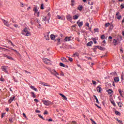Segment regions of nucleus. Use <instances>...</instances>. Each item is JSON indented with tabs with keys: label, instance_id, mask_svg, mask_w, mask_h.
<instances>
[{
	"label": "nucleus",
	"instance_id": "19",
	"mask_svg": "<svg viewBox=\"0 0 124 124\" xmlns=\"http://www.w3.org/2000/svg\"><path fill=\"white\" fill-rule=\"evenodd\" d=\"M50 38L52 40H55V38H56V36H55L54 34H51L50 35Z\"/></svg>",
	"mask_w": 124,
	"mask_h": 124
},
{
	"label": "nucleus",
	"instance_id": "46",
	"mask_svg": "<svg viewBox=\"0 0 124 124\" xmlns=\"http://www.w3.org/2000/svg\"><path fill=\"white\" fill-rule=\"evenodd\" d=\"M68 61L70 62H72L73 61V59L72 58L69 57Z\"/></svg>",
	"mask_w": 124,
	"mask_h": 124
},
{
	"label": "nucleus",
	"instance_id": "61",
	"mask_svg": "<svg viewBox=\"0 0 124 124\" xmlns=\"http://www.w3.org/2000/svg\"><path fill=\"white\" fill-rule=\"evenodd\" d=\"M48 122H53V119H49L48 120Z\"/></svg>",
	"mask_w": 124,
	"mask_h": 124
},
{
	"label": "nucleus",
	"instance_id": "6",
	"mask_svg": "<svg viewBox=\"0 0 124 124\" xmlns=\"http://www.w3.org/2000/svg\"><path fill=\"white\" fill-rule=\"evenodd\" d=\"M43 62H45V63H50V60L47 59V58H44L43 60Z\"/></svg>",
	"mask_w": 124,
	"mask_h": 124
},
{
	"label": "nucleus",
	"instance_id": "53",
	"mask_svg": "<svg viewBox=\"0 0 124 124\" xmlns=\"http://www.w3.org/2000/svg\"><path fill=\"white\" fill-rule=\"evenodd\" d=\"M41 9H44V7H43V4H41Z\"/></svg>",
	"mask_w": 124,
	"mask_h": 124
},
{
	"label": "nucleus",
	"instance_id": "41",
	"mask_svg": "<svg viewBox=\"0 0 124 124\" xmlns=\"http://www.w3.org/2000/svg\"><path fill=\"white\" fill-rule=\"evenodd\" d=\"M105 38V36L104 35H102L101 36V39H104Z\"/></svg>",
	"mask_w": 124,
	"mask_h": 124
},
{
	"label": "nucleus",
	"instance_id": "31",
	"mask_svg": "<svg viewBox=\"0 0 124 124\" xmlns=\"http://www.w3.org/2000/svg\"><path fill=\"white\" fill-rule=\"evenodd\" d=\"M117 42H118V41H117V40H116L115 39H114V40H113V43H114V45H115V46L117 45Z\"/></svg>",
	"mask_w": 124,
	"mask_h": 124
},
{
	"label": "nucleus",
	"instance_id": "42",
	"mask_svg": "<svg viewBox=\"0 0 124 124\" xmlns=\"http://www.w3.org/2000/svg\"><path fill=\"white\" fill-rule=\"evenodd\" d=\"M122 18V16L120 15L117 16V19L120 20Z\"/></svg>",
	"mask_w": 124,
	"mask_h": 124
},
{
	"label": "nucleus",
	"instance_id": "10",
	"mask_svg": "<svg viewBox=\"0 0 124 124\" xmlns=\"http://www.w3.org/2000/svg\"><path fill=\"white\" fill-rule=\"evenodd\" d=\"M1 69L2 71H4V72H7V70L6 66H2Z\"/></svg>",
	"mask_w": 124,
	"mask_h": 124
},
{
	"label": "nucleus",
	"instance_id": "14",
	"mask_svg": "<svg viewBox=\"0 0 124 124\" xmlns=\"http://www.w3.org/2000/svg\"><path fill=\"white\" fill-rule=\"evenodd\" d=\"M40 84L41 85H42L43 86H46V87H48L49 85L48 84H47V83L44 82H40Z\"/></svg>",
	"mask_w": 124,
	"mask_h": 124
},
{
	"label": "nucleus",
	"instance_id": "57",
	"mask_svg": "<svg viewBox=\"0 0 124 124\" xmlns=\"http://www.w3.org/2000/svg\"><path fill=\"white\" fill-rule=\"evenodd\" d=\"M5 115V113H2V114H1V118H3V117H4Z\"/></svg>",
	"mask_w": 124,
	"mask_h": 124
},
{
	"label": "nucleus",
	"instance_id": "55",
	"mask_svg": "<svg viewBox=\"0 0 124 124\" xmlns=\"http://www.w3.org/2000/svg\"><path fill=\"white\" fill-rule=\"evenodd\" d=\"M60 75H61V76H64V74H63V72H62Z\"/></svg>",
	"mask_w": 124,
	"mask_h": 124
},
{
	"label": "nucleus",
	"instance_id": "23",
	"mask_svg": "<svg viewBox=\"0 0 124 124\" xmlns=\"http://www.w3.org/2000/svg\"><path fill=\"white\" fill-rule=\"evenodd\" d=\"M73 18L74 20H77L79 18V16L75 15L73 16Z\"/></svg>",
	"mask_w": 124,
	"mask_h": 124
},
{
	"label": "nucleus",
	"instance_id": "24",
	"mask_svg": "<svg viewBox=\"0 0 124 124\" xmlns=\"http://www.w3.org/2000/svg\"><path fill=\"white\" fill-rule=\"evenodd\" d=\"M33 11H34L35 13H37V12L38 11L37 8H36V7H34L33 9Z\"/></svg>",
	"mask_w": 124,
	"mask_h": 124
},
{
	"label": "nucleus",
	"instance_id": "45",
	"mask_svg": "<svg viewBox=\"0 0 124 124\" xmlns=\"http://www.w3.org/2000/svg\"><path fill=\"white\" fill-rule=\"evenodd\" d=\"M66 47H67V46H66V45H63V48H64V49H66Z\"/></svg>",
	"mask_w": 124,
	"mask_h": 124
},
{
	"label": "nucleus",
	"instance_id": "28",
	"mask_svg": "<svg viewBox=\"0 0 124 124\" xmlns=\"http://www.w3.org/2000/svg\"><path fill=\"white\" fill-rule=\"evenodd\" d=\"M111 103L113 105V106H116V104L115 103V101L114 100H110Z\"/></svg>",
	"mask_w": 124,
	"mask_h": 124
},
{
	"label": "nucleus",
	"instance_id": "59",
	"mask_svg": "<svg viewBox=\"0 0 124 124\" xmlns=\"http://www.w3.org/2000/svg\"><path fill=\"white\" fill-rule=\"evenodd\" d=\"M72 124H76L77 122H76V121H72Z\"/></svg>",
	"mask_w": 124,
	"mask_h": 124
},
{
	"label": "nucleus",
	"instance_id": "62",
	"mask_svg": "<svg viewBox=\"0 0 124 124\" xmlns=\"http://www.w3.org/2000/svg\"><path fill=\"white\" fill-rule=\"evenodd\" d=\"M118 123H119L120 124H123L122 121L121 120L119 121Z\"/></svg>",
	"mask_w": 124,
	"mask_h": 124
},
{
	"label": "nucleus",
	"instance_id": "33",
	"mask_svg": "<svg viewBox=\"0 0 124 124\" xmlns=\"http://www.w3.org/2000/svg\"><path fill=\"white\" fill-rule=\"evenodd\" d=\"M60 66H62V67H65V65H64V64H63V63L61 62L60 63Z\"/></svg>",
	"mask_w": 124,
	"mask_h": 124
},
{
	"label": "nucleus",
	"instance_id": "47",
	"mask_svg": "<svg viewBox=\"0 0 124 124\" xmlns=\"http://www.w3.org/2000/svg\"><path fill=\"white\" fill-rule=\"evenodd\" d=\"M48 114V111L47 110H45L44 115H47Z\"/></svg>",
	"mask_w": 124,
	"mask_h": 124
},
{
	"label": "nucleus",
	"instance_id": "58",
	"mask_svg": "<svg viewBox=\"0 0 124 124\" xmlns=\"http://www.w3.org/2000/svg\"><path fill=\"white\" fill-rule=\"evenodd\" d=\"M14 27H15V28H18V25L15 24V25H14Z\"/></svg>",
	"mask_w": 124,
	"mask_h": 124
},
{
	"label": "nucleus",
	"instance_id": "4",
	"mask_svg": "<svg viewBox=\"0 0 124 124\" xmlns=\"http://www.w3.org/2000/svg\"><path fill=\"white\" fill-rule=\"evenodd\" d=\"M4 25L6 26V27H9L10 26V24H9V23L8 22V21L5 20V19H1Z\"/></svg>",
	"mask_w": 124,
	"mask_h": 124
},
{
	"label": "nucleus",
	"instance_id": "12",
	"mask_svg": "<svg viewBox=\"0 0 124 124\" xmlns=\"http://www.w3.org/2000/svg\"><path fill=\"white\" fill-rule=\"evenodd\" d=\"M61 60L62 61V62H68V61L66 60V59L64 57L62 58H61Z\"/></svg>",
	"mask_w": 124,
	"mask_h": 124
},
{
	"label": "nucleus",
	"instance_id": "1",
	"mask_svg": "<svg viewBox=\"0 0 124 124\" xmlns=\"http://www.w3.org/2000/svg\"><path fill=\"white\" fill-rule=\"evenodd\" d=\"M24 32H25V36H31V32L29 31H28V28H25L24 29Z\"/></svg>",
	"mask_w": 124,
	"mask_h": 124
},
{
	"label": "nucleus",
	"instance_id": "25",
	"mask_svg": "<svg viewBox=\"0 0 124 124\" xmlns=\"http://www.w3.org/2000/svg\"><path fill=\"white\" fill-rule=\"evenodd\" d=\"M93 96L96 100V103H98V104H99V102L98 101V99H97V97H96V96L94 95Z\"/></svg>",
	"mask_w": 124,
	"mask_h": 124
},
{
	"label": "nucleus",
	"instance_id": "37",
	"mask_svg": "<svg viewBox=\"0 0 124 124\" xmlns=\"http://www.w3.org/2000/svg\"><path fill=\"white\" fill-rule=\"evenodd\" d=\"M105 27H109V26H110V23H106L105 24Z\"/></svg>",
	"mask_w": 124,
	"mask_h": 124
},
{
	"label": "nucleus",
	"instance_id": "8",
	"mask_svg": "<svg viewBox=\"0 0 124 124\" xmlns=\"http://www.w3.org/2000/svg\"><path fill=\"white\" fill-rule=\"evenodd\" d=\"M15 97H16L15 96L11 97L10 99H9V100H8V102H9V104H10V103H11V102H12V101H13V100H14V99H15Z\"/></svg>",
	"mask_w": 124,
	"mask_h": 124
},
{
	"label": "nucleus",
	"instance_id": "50",
	"mask_svg": "<svg viewBox=\"0 0 124 124\" xmlns=\"http://www.w3.org/2000/svg\"><path fill=\"white\" fill-rule=\"evenodd\" d=\"M95 106H96L98 108H99V109H101V107H100V106H99L97 104H95Z\"/></svg>",
	"mask_w": 124,
	"mask_h": 124
},
{
	"label": "nucleus",
	"instance_id": "48",
	"mask_svg": "<svg viewBox=\"0 0 124 124\" xmlns=\"http://www.w3.org/2000/svg\"><path fill=\"white\" fill-rule=\"evenodd\" d=\"M94 31L95 32H98V29H94Z\"/></svg>",
	"mask_w": 124,
	"mask_h": 124
},
{
	"label": "nucleus",
	"instance_id": "54",
	"mask_svg": "<svg viewBox=\"0 0 124 124\" xmlns=\"http://www.w3.org/2000/svg\"><path fill=\"white\" fill-rule=\"evenodd\" d=\"M23 117H24V118H25V119H27V116L26 115V114H25V113H23Z\"/></svg>",
	"mask_w": 124,
	"mask_h": 124
},
{
	"label": "nucleus",
	"instance_id": "13",
	"mask_svg": "<svg viewBox=\"0 0 124 124\" xmlns=\"http://www.w3.org/2000/svg\"><path fill=\"white\" fill-rule=\"evenodd\" d=\"M70 38H71V37H66L64 39V41L67 42V41H70Z\"/></svg>",
	"mask_w": 124,
	"mask_h": 124
},
{
	"label": "nucleus",
	"instance_id": "7",
	"mask_svg": "<svg viewBox=\"0 0 124 124\" xmlns=\"http://www.w3.org/2000/svg\"><path fill=\"white\" fill-rule=\"evenodd\" d=\"M57 19L59 20H65V17L63 16H60L59 15H57Z\"/></svg>",
	"mask_w": 124,
	"mask_h": 124
},
{
	"label": "nucleus",
	"instance_id": "2",
	"mask_svg": "<svg viewBox=\"0 0 124 124\" xmlns=\"http://www.w3.org/2000/svg\"><path fill=\"white\" fill-rule=\"evenodd\" d=\"M42 102L46 106H49L50 104H52V103L49 100H42Z\"/></svg>",
	"mask_w": 124,
	"mask_h": 124
},
{
	"label": "nucleus",
	"instance_id": "40",
	"mask_svg": "<svg viewBox=\"0 0 124 124\" xmlns=\"http://www.w3.org/2000/svg\"><path fill=\"white\" fill-rule=\"evenodd\" d=\"M120 7L121 8V9H123L124 8V4H122L120 6Z\"/></svg>",
	"mask_w": 124,
	"mask_h": 124
},
{
	"label": "nucleus",
	"instance_id": "27",
	"mask_svg": "<svg viewBox=\"0 0 124 124\" xmlns=\"http://www.w3.org/2000/svg\"><path fill=\"white\" fill-rule=\"evenodd\" d=\"M31 94L32 97H35V94H34V93L33 92H31Z\"/></svg>",
	"mask_w": 124,
	"mask_h": 124
},
{
	"label": "nucleus",
	"instance_id": "49",
	"mask_svg": "<svg viewBox=\"0 0 124 124\" xmlns=\"http://www.w3.org/2000/svg\"><path fill=\"white\" fill-rule=\"evenodd\" d=\"M92 83H93V85H96V81L92 80Z\"/></svg>",
	"mask_w": 124,
	"mask_h": 124
},
{
	"label": "nucleus",
	"instance_id": "44",
	"mask_svg": "<svg viewBox=\"0 0 124 124\" xmlns=\"http://www.w3.org/2000/svg\"><path fill=\"white\" fill-rule=\"evenodd\" d=\"M115 114H116V115H120L121 114L120 112H119L118 111H115Z\"/></svg>",
	"mask_w": 124,
	"mask_h": 124
},
{
	"label": "nucleus",
	"instance_id": "52",
	"mask_svg": "<svg viewBox=\"0 0 124 124\" xmlns=\"http://www.w3.org/2000/svg\"><path fill=\"white\" fill-rule=\"evenodd\" d=\"M86 26H87V27H88V28H89L90 27V24H89V23H86Z\"/></svg>",
	"mask_w": 124,
	"mask_h": 124
},
{
	"label": "nucleus",
	"instance_id": "18",
	"mask_svg": "<svg viewBox=\"0 0 124 124\" xmlns=\"http://www.w3.org/2000/svg\"><path fill=\"white\" fill-rule=\"evenodd\" d=\"M96 90L98 93H100L101 92V88L99 86L97 87Z\"/></svg>",
	"mask_w": 124,
	"mask_h": 124
},
{
	"label": "nucleus",
	"instance_id": "9",
	"mask_svg": "<svg viewBox=\"0 0 124 124\" xmlns=\"http://www.w3.org/2000/svg\"><path fill=\"white\" fill-rule=\"evenodd\" d=\"M77 24L78 25V27H82V26H83V21L80 22V20H78L77 22Z\"/></svg>",
	"mask_w": 124,
	"mask_h": 124
},
{
	"label": "nucleus",
	"instance_id": "16",
	"mask_svg": "<svg viewBox=\"0 0 124 124\" xmlns=\"http://www.w3.org/2000/svg\"><path fill=\"white\" fill-rule=\"evenodd\" d=\"M43 21H44L45 22H47V21H48V22H49V20L47 18V16H43Z\"/></svg>",
	"mask_w": 124,
	"mask_h": 124
},
{
	"label": "nucleus",
	"instance_id": "26",
	"mask_svg": "<svg viewBox=\"0 0 124 124\" xmlns=\"http://www.w3.org/2000/svg\"><path fill=\"white\" fill-rule=\"evenodd\" d=\"M78 9L79 10V11H82L83 10V6H80L79 7H78Z\"/></svg>",
	"mask_w": 124,
	"mask_h": 124
},
{
	"label": "nucleus",
	"instance_id": "3",
	"mask_svg": "<svg viewBox=\"0 0 124 124\" xmlns=\"http://www.w3.org/2000/svg\"><path fill=\"white\" fill-rule=\"evenodd\" d=\"M50 72L52 74H53V75H55V76H56L57 77V78H58V79H60V78L57 76V75H60L59 74V73H58L57 72V71H56V70H51L50 71Z\"/></svg>",
	"mask_w": 124,
	"mask_h": 124
},
{
	"label": "nucleus",
	"instance_id": "51",
	"mask_svg": "<svg viewBox=\"0 0 124 124\" xmlns=\"http://www.w3.org/2000/svg\"><path fill=\"white\" fill-rule=\"evenodd\" d=\"M119 93L120 94L121 96H122V93H123V92H122V91H121V89H119Z\"/></svg>",
	"mask_w": 124,
	"mask_h": 124
},
{
	"label": "nucleus",
	"instance_id": "17",
	"mask_svg": "<svg viewBox=\"0 0 124 124\" xmlns=\"http://www.w3.org/2000/svg\"><path fill=\"white\" fill-rule=\"evenodd\" d=\"M31 89L32 90H33L34 91H35V92H37V89L34 88V86L31 85L30 86Z\"/></svg>",
	"mask_w": 124,
	"mask_h": 124
},
{
	"label": "nucleus",
	"instance_id": "32",
	"mask_svg": "<svg viewBox=\"0 0 124 124\" xmlns=\"http://www.w3.org/2000/svg\"><path fill=\"white\" fill-rule=\"evenodd\" d=\"M45 37H46V40H49V39H50V38H49V35H45Z\"/></svg>",
	"mask_w": 124,
	"mask_h": 124
},
{
	"label": "nucleus",
	"instance_id": "5",
	"mask_svg": "<svg viewBox=\"0 0 124 124\" xmlns=\"http://www.w3.org/2000/svg\"><path fill=\"white\" fill-rule=\"evenodd\" d=\"M66 18L67 20H68V21H71L72 20V16H71L70 15H68L67 16H66Z\"/></svg>",
	"mask_w": 124,
	"mask_h": 124
},
{
	"label": "nucleus",
	"instance_id": "64",
	"mask_svg": "<svg viewBox=\"0 0 124 124\" xmlns=\"http://www.w3.org/2000/svg\"><path fill=\"white\" fill-rule=\"evenodd\" d=\"M116 16H120V13L118 12L117 14H116Z\"/></svg>",
	"mask_w": 124,
	"mask_h": 124
},
{
	"label": "nucleus",
	"instance_id": "21",
	"mask_svg": "<svg viewBox=\"0 0 124 124\" xmlns=\"http://www.w3.org/2000/svg\"><path fill=\"white\" fill-rule=\"evenodd\" d=\"M93 41H90L89 42H88L87 44V46H92V45H93Z\"/></svg>",
	"mask_w": 124,
	"mask_h": 124
},
{
	"label": "nucleus",
	"instance_id": "36",
	"mask_svg": "<svg viewBox=\"0 0 124 124\" xmlns=\"http://www.w3.org/2000/svg\"><path fill=\"white\" fill-rule=\"evenodd\" d=\"M9 42H10L11 45H12V46H13V47H14V46H15V45H14V44H13V43H12V42H11V41H9Z\"/></svg>",
	"mask_w": 124,
	"mask_h": 124
},
{
	"label": "nucleus",
	"instance_id": "60",
	"mask_svg": "<svg viewBox=\"0 0 124 124\" xmlns=\"http://www.w3.org/2000/svg\"><path fill=\"white\" fill-rule=\"evenodd\" d=\"M85 58H86V59H87L88 60H92V58H91V57H85Z\"/></svg>",
	"mask_w": 124,
	"mask_h": 124
},
{
	"label": "nucleus",
	"instance_id": "11",
	"mask_svg": "<svg viewBox=\"0 0 124 124\" xmlns=\"http://www.w3.org/2000/svg\"><path fill=\"white\" fill-rule=\"evenodd\" d=\"M95 48H98V49H99V50H101V51H104L105 48L100 46H95Z\"/></svg>",
	"mask_w": 124,
	"mask_h": 124
},
{
	"label": "nucleus",
	"instance_id": "22",
	"mask_svg": "<svg viewBox=\"0 0 124 124\" xmlns=\"http://www.w3.org/2000/svg\"><path fill=\"white\" fill-rule=\"evenodd\" d=\"M108 94H112V93H113V91L111 89H109L107 91Z\"/></svg>",
	"mask_w": 124,
	"mask_h": 124
},
{
	"label": "nucleus",
	"instance_id": "43",
	"mask_svg": "<svg viewBox=\"0 0 124 124\" xmlns=\"http://www.w3.org/2000/svg\"><path fill=\"white\" fill-rule=\"evenodd\" d=\"M92 40H93V41L94 44H96V43L97 42H96V40L95 39V38H93V39H92Z\"/></svg>",
	"mask_w": 124,
	"mask_h": 124
},
{
	"label": "nucleus",
	"instance_id": "35",
	"mask_svg": "<svg viewBox=\"0 0 124 124\" xmlns=\"http://www.w3.org/2000/svg\"><path fill=\"white\" fill-rule=\"evenodd\" d=\"M117 103H118V106L119 107H122V106L123 105V104L122 103H121L120 102H118Z\"/></svg>",
	"mask_w": 124,
	"mask_h": 124
},
{
	"label": "nucleus",
	"instance_id": "39",
	"mask_svg": "<svg viewBox=\"0 0 124 124\" xmlns=\"http://www.w3.org/2000/svg\"><path fill=\"white\" fill-rule=\"evenodd\" d=\"M38 117H39V118H40L41 119H42V120H44V118H43V117L42 116H41V115H40V114H38Z\"/></svg>",
	"mask_w": 124,
	"mask_h": 124
},
{
	"label": "nucleus",
	"instance_id": "29",
	"mask_svg": "<svg viewBox=\"0 0 124 124\" xmlns=\"http://www.w3.org/2000/svg\"><path fill=\"white\" fill-rule=\"evenodd\" d=\"M7 59H8V60H11L12 61H13V58L10 56H8V55H7Z\"/></svg>",
	"mask_w": 124,
	"mask_h": 124
},
{
	"label": "nucleus",
	"instance_id": "38",
	"mask_svg": "<svg viewBox=\"0 0 124 124\" xmlns=\"http://www.w3.org/2000/svg\"><path fill=\"white\" fill-rule=\"evenodd\" d=\"M112 39H113V38L111 36H109L108 37V40L109 41H112Z\"/></svg>",
	"mask_w": 124,
	"mask_h": 124
},
{
	"label": "nucleus",
	"instance_id": "34",
	"mask_svg": "<svg viewBox=\"0 0 124 124\" xmlns=\"http://www.w3.org/2000/svg\"><path fill=\"white\" fill-rule=\"evenodd\" d=\"M35 21L36 22V23H37L38 24H39L40 23V20L36 18L35 20Z\"/></svg>",
	"mask_w": 124,
	"mask_h": 124
},
{
	"label": "nucleus",
	"instance_id": "56",
	"mask_svg": "<svg viewBox=\"0 0 124 124\" xmlns=\"http://www.w3.org/2000/svg\"><path fill=\"white\" fill-rule=\"evenodd\" d=\"M38 28L40 29V28H41V24L40 23H38Z\"/></svg>",
	"mask_w": 124,
	"mask_h": 124
},
{
	"label": "nucleus",
	"instance_id": "15",
	"mask_svg": "<svg viewBox=\"0 0 124 124\" xmlns=\"http://www.w3.org/2000/svg\"><path fill=\"white\" fill-rule=\"evenodd\" d=\"M60 95H61V96H62V97H63V100H66L67 99V98L66 97H65V96H64V95L60 93Z\"/></svg>",
	"mask_w": 124,
	"mask_h": 124
},
{
	"label": "nucleus",
	"instance_id": "63",
	"mask_svg": "<svg viewBox=\"0 0 124 124\" xmlns=\"http://www.w3.org/2000/svg\"><path fill=\"white\" fill-rule=\"evenodd\" d=\"M35 112H36V113H40V111H39L38 110H36Z\"/></svg>",
	"mask_w": 124,
	"mask_h": 124
},
{
	"label": "nucleus",
	"instance_id": "20",
	"mask_svg": "<svg viewBox=\"0 0 124 124\" xmlns=\"http://www.w3.org/2000/svg\"><path fill=\"white\" fill-rule=\"evenodd\" d=\"M120 81V78L118 77H116L114 78V81L116 83H118Z\"/></svg>",
	"mask_w": 124,
	"mask_h": 124
},
{
	"label": "nucleus",
	"instance_id": "30",
	"mask_svg": "<svg viewBox=\"0 0 124 124\" xmlns=\"http://www.w3.org/2000/svg\"><path fill=\"white\" fill-rule=\"evenodd\" d=\"M57 41H58V43H57L58 45L61 44V39H60V38H58L57 39Z\"/></svg>",
	"mask_w": 124,
	"mask_h": 124
}]
</instances>
